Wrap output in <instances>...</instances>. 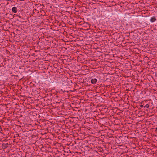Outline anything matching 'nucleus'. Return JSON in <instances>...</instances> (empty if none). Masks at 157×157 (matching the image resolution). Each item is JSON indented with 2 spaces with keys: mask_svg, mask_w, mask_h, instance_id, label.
<instances>
[{
  "mask_svg": "<svg viewBox=\"0 0 157 157\" xmlns=\"http://www.w3.org/2000/svg\"><path fill=\"white\" fill-rule=\"evenodd\" d=\"M155 21V20H150L151 22H152V23L154 22Z\"/></svg>",
  "mask_w": 157,
  "mask_h": 157,
  "instance_id": "nucleus-5",
  "label": "nucleus"
},
{
  "mask_svg": "<svg viewBox=\"0 0 157 157\" xmlns=\"http://www.w3.org/2000/svg\"><path fill=\"white\" fill-rule=\"evenodd\" d=\"M17 8L16 7H13L12 9V11L14 13H16L17 12Z\"/></svg>",
  "mask_w": 157,
  "mask_h": 157,
  "instance_id": "nucleus-1",
  "label": "nucleus"
},
{
  "mask_svg": "<svg viewBox=\"0 0 157 157\" xmlns=\"http://www.w3.org/2000/svg\"><path fill=\"white\" fill-rule=\"evenodd\" d=\"M150 20H156V18L155 17H152Z\"/></svg>",
  "mask_w": 157,
  "mask_h": 157,
  "instance_id": "nucleus-3",
  "label": "nucleus"
},
{
  "mask_svg": "<svg viewBox=\"0 0 157 157\" xmlns=\"http://www.w3.org/2000/svg\"><path fill=\"white\" fill-rule=\"evenodd\" d=\"M91 82L92 84H95L97 81V79L96 78L92 79L91 80Z\"/></svg>",
  "mask_w": 157,
  "mask_h": 157,
  "instance_id": "nucleus-2",
  "label": "nucleus"
},
{
  "mask_svg": "<svg viewBox=\"0 0 157 157\" xmlns=\"http://www.w3.org/2000/svg\"><path fill=\"white\" fill-rule=\"evenodd\" d=\"M149 107V105L148 104H147L145 105V107L146 108H148V107Z\"/></svg>",
  "mask_w": 157,
  "mask_h": 157,
  "instance_id": "nucleus-4",
  "label": "nucleus"
},
{
  "mask_svg": "<svg viewBox=\"0 0 157 157\" xmlns=\"http://www.w3.org/2000/svg\"><path fill=\"white\" fill-rule=\"evenodd\" d=\"M78 24V25H81V24H80V23H77Z\"/></svg>",
  "mask_w": 157,
  "mask_h": 157,
  "instance_id": "nucleus-7",
  "label": "nucleus"
},
{
  "mask_svg": "<svg viewBox=\"0 0 157 157\" xmlns=\"http://www.w3.org/2000/svg\"><path fill=\"white\" fill-rule=\"evenodd\" d=\"M156 130L157 131V127L156 128Z\"/></svg>",
  "mask_w": 157,
  "mask_h": 157,
  "instance_id": "nucleus-8",
  "label": "nucleus"
},
{
  "mask_svg": "<svg viewBox=\"0 0 157 157\" xmlns=\"http://www.w3.org/2000/svg\"><path fill=\"white\" fill-rule=\"evenodd\" d=\"M67 21H68V22H67L69 24H70V25H71V23H70V21H69L68 20H67Z\"/></svg>",
  "mask_w": 157,
  "mask_h": 157,
  "instance_id": "nucleus-6",
  "label": "nucleus"
}]
</instances>
